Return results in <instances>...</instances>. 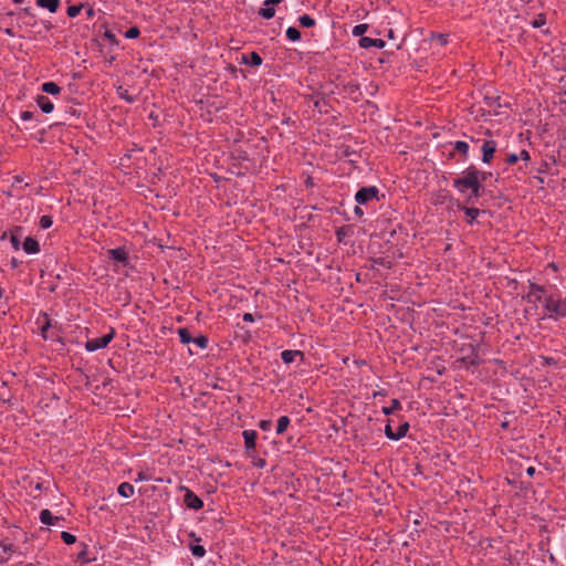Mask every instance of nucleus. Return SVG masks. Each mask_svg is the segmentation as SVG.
<instances>
[{"label": "nucleus", "instance_id": "nucleus-1", "mask_svg": "<svg viewBox=\"0 0 566 566\" xmlns=\"http://www.w3.org/2000/svg\"><path fill=\"white\" fill-rule=\"evenodd\" d=\"M453 187L460 193H465L468 190H470V193L464 199L467 205L479 203V199L486 195H490V197L493 198L492 191H488L484 184L478 181L476 179L474 180L464 174H461L460 177L453 179Z\"/></svg>", "mask_w": 566, "mask_h": 566}, {"label": "nucleus", "instance_id": "nucleus-2", "mask_svg": "<svg viewBox=\"0 0 566 566\" xmlns=\"http://www.w3.org/2000/svg\"><path fill=\"white\" fill-rule=\"evenodd\" d=\"M558 321L566 318V297H562L560 293H551L543 301V311L539 319Z\"/></svg>", "mask_w": 566, "mask_h": 566}, {"label": "nucleus", "instance_id": "nucleus-3", "mask_svg": "<svg viewBox=\"0 0 566 566\" xmlns=\"http://www.w3.org/2000/svg\"><path fill=\"white\" fill-rule=\"evenodd\" d=\"M480 344L463 343L457 352L461 353L462 356L457 359V363L464 366L467 369L471 367H479L483 364V359L480 357Z\"/></svg>", "mask_w": 566, "mask_h": 566}, {"label": "nucleus", "instance_id": "nucleus-4", "mask_svg": "<svg viewBox=\"0 0 566 566\" xmlns=\"http://www.w3.org/2000/svg\"><path fill=\"white\" fill-rule=\"evenodd\" d=\"M384 198L385 195H379V189L376 186L360 187L355 193V201L363 206H366L374 200L379 202Z\"/></svg>", "mask_w": 566, "mask_h": 566}, {"label": "nucleus", "instance_id": "nucleus-5", "mask_svg": "<svg viewBox=\"0 0 566 566\" xmlns=\"http://www.w3.org/2000/svg\"><path fill=\"white\" fill-rule=\"evenodd\" d=\"M450 200L451 201H454L455 202V206L457 208L460 210V211H463L464 214H465V222L470 226H472L475 221H476V218L480 216V214H485V213H489L491 214V211L490 210H485V209H479L476 207H474V205H467L465 202H461L460 200L458 199H453V197H450Z\"/></svg>", "mask_w": 566, "mask_h": 566}, {"label": "nucleus", "instance_id": "nucleus-6", "mask_svg": "<svg viewBox=\"0 0 566 566\" xmlns=\"http://www.w3.org/2000/svg\"><path fill=\"white\" fill-rule=\"evenodd\" d=\"M116 331L114 327H109V332L101 337L87 339L85 343V349L90 353L96 352L98 349L106 348L109 343L115 338Z\"/></svg>", "mask_w": 566, "mask_h": 566}, {"label": "nucleus", "instance_id": "nucleus-7", "mask_svg": "<svg viewBox=\"0 0 566 566\" xmlns=\"http://www.w3.org/2000/svg\"><path fill=\"white\" fill-rule=\"evenodd\" d=\"M392 421V419L387 420L384 431L389 440L398 441L407 436L410 424L408 421H401L397 430H394L391 427Z\"/></svg>", "mask_w": 566, "mask_h": 566}, {"label": "nucleus", "instance_id": "nucleus-8", "mask_svg": "<svg viewBox=\"0 0 566 566\" xmlns=\"http://www.w3.org/2000/svg\"><path fill=\"white\" fill-rule=\"evenodd\" d=\"M107 258L124 268L130 265L129 251L125 245L107 250Z\"/></svg>", "mask_w": 566, "mask_h": 566}, {"label": "nucleus", "instance_id": "nucleus-9", "mask_svg": "<svg viewBox=\"0 0 566 566\" xmlns=\"http://www.w3.org/2000/svg\"><path fill=\"white\" fill-rule=\"evenodd\" d=\"M179 490L185 492L184 504L187 509L193 511L203 509V501L192 490L185 485H180Z\"/></svg>", "mask_w": 566, "mask_h": 566}, {"label": "nucleus", "instance_id": "nucleus-10", "mask_svg": "<svg viewBox=\"0 0 566 566\" xmlns=\"http://www.w3.org/2000/svg\"><path fill=\"white\" fill-rule=\"evenodd\" d=\"M530 291L522 295V300L525 302L530 301H544L547 294V289L544 285L537 284L535 282H530L528 284Z\"/></svg>", "mask_w": 566, "mask_h": 566}, {"label": "nucleus", "instance_id": "nucleus-11", "mask_svg": "<svg viewBox=\"0 0 566 566\" xmlns=\"http://www.w3.org/2000/svg\"><path fill=\"white\" fill-rule=\"evenodd\" d=\"M310 101L313 102L314 108L318 109L321 114H328L332 105L328 98V94L324 92H315L310 96Z\"/></svg>", "mask_w": 566, "mask_h": 566}, {"label": "nucleus", "instance_id": "nucleus-12", "mask_svg": "<svg viewBox=\"0 0 566 566\" xmlns=\"http://www.w3.org/2000/svg\"><path fill=\"white\" fill-rule=\"evenodd\" d=\"M40 316L43 317V323H42V325L40 327V332H41L42 338L45 339V340L46 339L56 340V342H60L62 345H64L63 337H61L59 335H55L54 333L49 334V329L54 327L53 324H52V319L49 316V314L45 313V312H41Z\"/></svg>", "mask_w": 566, "mask_h": 566}, {"label": "nucleus", "instance_id": "nucleus-13", "mask_svg": "<svg viewBox=\"0 0 566 566\" xmlns=\"http://www.w3.org/2000/svg\"><path fill=\"white\" fill-rule=\"evenodd\" d=\"M242 437L244 440L245 453L250 458H254V454L256 452V440L259 437L258 432L252 429H247V430H243Z\"/></svg>", "mask_w": 566, "mask_h": 566}, {"label": "nucleus", "instance_id": "nucleus-14", "mask_svg": "<svg viewBox=\"0 0 566 566\" xmlns=\"http://www.w3.org/2000/svg\"><path fill=\"white\" fill-rule=\"evenodd\" d=\"M497 143L494 139H485L481 146L483 164H491L496 153Z\"/></svg>", "mask_w": 566, "mask_h": 566}, {"label": "nucleus", "instance_id": "nucleus-15", "mask_svg": "<svg viewBox=\"0 0 566 566\" xmlns=\"http://www.w3.org/2000/svg\"><path fill=\"white\" fill-rule=\"evenodd\" d=\"M462 174L476 179L478 181L485 184L489 179L493 177L491 171L480 170L475 165L471 164L468 166Z\"/></svg>", "mask_w": 566, "mask_h": 566}, {"label": "nucleus", "instance_id": "nucleus-16", "mask_svg": "<svg viewBox=\"0 0 566 566\" xmlns=\"http://www.w3.org/2000/svg\"><path fill=\"white\" fill-rule=\"evenodd\" d=\"M188 536L191 539L188 545L191 554L196 558H202L206 555V548L200 544L201 537H199L195 532H190Z\"/></svg>", "mask_w": 566, "mask_h": 566}, {"label": "nucleus", "instance_id": "nucleus-17", "mask_svg": "<svg viewBox=\"0 0 566 566\" xmlns=\"http://www.w3.org/2000/svg\"><path fill=\"white\" fill-rule=\"evenodd\" d=\"M283 1L284 0H264L263 7L259 9L258 14L265 20H270V19L274 18V15H275L274 7L279 6Z\"/></svg>", "mask_w": 566, "mask_h": 566}, {"label": "nucleus", "instance_id": "nucleus-18", "mask_svg": "<svg viewBox=\"0 0 566 566\" xmlns=\"http://www.w3.org/2000/svg\"><path fill=\"white\" fill-rule=\"evenodd\" d=\"M262 63L263 59L256 51H252L248 54H242L240 59V64L250 65L252 67H258Z\"/></svg>", "mask_w": 566, "mask_h": 566}, {"label": "nucleus", "instance_id": "nucleus-19", "mask_svg": "<svg viewBox=\"0 0 566 566\" xmlns=\"http://www.w3.org/2000/svg\"><path fill=\"white\" fill-rule=\"evenodd\" d=\"M39 520L44 525H55L59 522L65 521L63 516H55L48 509H43L39 514Z\"/></svg>", "mask_w": 566, "mask_h": 566}, {"label": "nucleus", "instance_id": "nucleus-20", "mask_svg": "<svg viewBox=\"0 0 566 566\" xmlns=\"http://www.w3.org/2000/svg\"><path fill=\"white\" fill-rule=\"evenodd\" d=\"M22 249L27 254H36L41 251L39 241L34 237H27L22 242Z\"/></svg>", "mask_w": 566, "mask_h": 566}, {"label": "nucleus", "instance_id": "nucleus-21", "mask_svg": "<svg viewBox=\"0 0 566 566\" xmlns=\"http://www.w3.org/2000/svg\"><path fill=\"white\" fill-rule=\"evenodd\" d=\"M358 44L361 49L377 48L382 49L386 46V42L382 39H373L368 36H361L358 40Z\"/></svg>", "mask_w": 566, "mask_h": 566}, {"label": "nucleus", "instance_id": "nucleus-22", "mask_svg": "<svg viewBox=\"0 0 566 566\" xmlns=\"http://www.w3.org/2000/svg\"><path fill=\"white\" fill-rule=\"evenodd\" d=\"M470 146L464 140H457L453 145V151H451L448 156L449 159L454 158V151H458L463 160L468 159Z\"/></svg>", "mask_w": 566, "mask_h": 566}, {"label": "nucleus", "instance_id": "nucleus-23", "mask_svg": "<svg viewBox=\"0 0 566 566\" xmlns=\"http://www.w3.org/2000/svg\"><path fill=\"white\" fill-rule=\"evenodd\" d=\"M296 357H300L301 360L305 358L304 353L298 349H285L281 353V359L284 364H292Z\"/></svg>", "mask_w": 566, "mask_h": 566}, {"label": "nucleus", "instance_id": "nucleus-24", "mask_svg": "<svg viewBox=\"0 0 566 566\" xmlns=\"http://www.w3.org/2000/svg\"><path fill=\"white\" fill-rule=\"evenodd\" d=\"M35 102L44 114H50L54 109L52 101L46 95H38Z\"/></svg>", "mask_w": 566, "mask_h": 566}, {"label": "nucleus", "instance_id": "nucleus-25", "mask_svg": "<svg viewBox=\"0 0 566 566\" xmlns=\"http://www.w3.org/2000/svg\"><path fill=\"white\" fill-rule=\"evenodd\" d=\"M81 551L76 555V562H80L81 564H88L91 562L96 560V556L88 557V545L84 542L80 543Z\"/></svg>", "mask_w": 566, "mask_h": 566}, {"label": "nucleus", "instance_id": "nucleus-26", "mask_svg": "<svg viewBox=\"0 0 566 566\" xmlns=\"http://www.w3.org/2000/svg\"><path fill=\"white\" fill-rule=\"evenodd\" d=\"M354 234L353 226H342L336 229L335 237L338 243H346L345 238Z\"/></svg>", "mask_w": 566, "mask_h": 566}, {"label": "nucleus", "instance_id": "nucleus-27", "mask_svg": "<svg viewBox=\"0 0 566 566\" xmlns=\"http://www.w3.org/2000/svg\"><path fill=\"white\" fill-rule=\"evenodd\" d=\"M35 4L51 13H55L60 8L61 0H35Z\"/></svg>", "mask_w": 566, "mask_h": 566}, {"label": "nucleus", "instance_id": "nucleus-28", "mask_svg": "<svg viewBox=\"0 0 566 566\" xmlns=\"http://www.w3.org/2000/svg\"><path fill=\"white\" fill-rule=\"evenodd\" d=\"M41 91L50 95H59L62 88L53 81L44 82L41 85Z\"/></svg>", "mask_w": 566, "mask_h": 566}, {"label": "nucleus", "instance_id": "nucleus-29", "mask_svg": "<svg viewBox=\"0 0 566 566\" xmlns=\"http://www.w3.org/2000/svg\"><path fill=\"white\" fill-rule=\"evenodd\" d=\"M231 159L241 163V161H250V156L247 150L242 147H234L231 151Z\"/></svg>", "mask_w": 566, "mask_h": 566}, {"label": "nucleus", "instance_id": "nucleus-30", "mask_svg": "<svg viewBox=\"0 0 566 566\" xmlns=\"http://www.w3.org/2000/svg\"><path fill=\"white\" fill-rule=\"evenodd\" d=\"M402 409V405L400 402L399 399H391L390 401V406L388 407H382L381 408V412L385 415V416H390V415H395L396 411H400Z\"/></svg>", "mask_w": 566, "mask_h": 566}, {"label": "nucleus", "instance_id": "nucleus-31", "mask_svg": "<svg viewBox=\"0 0 566 566\" xmlns=\"http://www.w3.org/2000/svg\"><path fill=\"white\" fill-rule=\"evenodd\" d=\"M135 492L134 485L129 482H123L117 488V493L125 499L130 497Z\"/></svg>", "mask_w": 566, "mask_h": 566}, {"label": "nucleus", "instance_id": "nucleus-32", "mask_svg": "<svg viewBox=\"0 0 566 566\" xmlns=\"http://www.w3.org/2000/svg\"><path fill=\"white\" fill-rule=\"evenodd\" d=\"M539 302L541 301H530V302H526L527 306H525L524 310H523L525 318H528V317H532V316H535V315L538 314V303Z\"/></svg>", "mask_w": 566, "mask_h": 566}, {"label": "nucleus", "instance_id": "nucleus-33", "mask_svg": "<svg viewBox=\"0 0 566 566\" xmlns=\"http://www.w3.org/2000/svg\"><path fill=\"white\" fill-rule=\"evenodd\" d=\"M297 21L300 27L303 29H311L316 25L315 19L307 13L300 15Z\"/></svg>", "mask_w": 566, "mask_h": 566}, {"label": "nucleus", "instance_id": "nucleus-34", "mask_svg": "<svg viewBox=\"0 0 566 566\" xmlns=\"http://www.w3.org/2000/svg\"><path fill=\"white\" fill-rule=\"evenodd\" d=\"M177 334L179 336L180 343L184 345H188L193 340V336L187 327H179L177 329Z\"/></svg>", "mask_w": 566, "mask_h": 566}, {"label": "nucleus", "instance_id": "nucleus-35", "mask_svg": "<svg viewBox=\"0 0 566 566\" xmlns=\"http://www.w3.org/2000/svg\"><path fill=\"white\" fill-rule=\"evenodd\" d=\"M86 6H87V2H81L78 4L69 6L66 9L67 17L76 18Z\"/></svg>", "mask_w": 566, "mask_h": 566}, {"label": "nucleus", "instance_id": "nucleus-36", "mask_svg": "<svg viewBox=\"0 0 566 566\" xmlns=\"http://www.w3.org/2000/svg\"><path fill=\"white\" fill-rule=\"evenodd\" d=\"M116 93L118 95L119 98L126 101L127 103L132 104L134 103L136 99H137V96L136 95H130L128 93V90H126L124 86L119 85L117 88H116Z\"/></svg>", "mask_w": 566, "mask_h": 566}, {"label": "nucleus", "instance_id": "nucleus-37", "mask_svg": "<svg viewBox=\"0 0 566 566\" xmlns=\"http://www.w3.org/2000/svg\"><path fill=\"white\" fill-rule=\"evenodd\" d=\"M291 423V419L287 416H281L277 419L276 434H283Z\"/></svg>", "mask_w": 566, "mask_h": 566}, {"label": "nucleus", "instance_id": "nucleus-38", "mask_svg": "<svg viewBox=\"0 0 566 566\" xmlns=\"http://www.w3.org/2000/svg\"><path fill=\"white\" fill-rule=\"evenodd\" d=\"M20 15L29 18V20L24 22L27 25L34 27L36 24L35 14L32 12L30 7L22 8L20 10Z\"/></svg>", "mask_w": 566, "mask_h": 566}, {"label": "nucleus", "instance_id": "nucleus-39", "mask_svg": "<svg viewBox=\"0 0 566 566\" xmlns=\"http://www.w3.org/2000/svg\"><path fill=\"white\" fill-rule=\"evenodd\" d=\"M285 34L291 42H297L302 39V32L295 27H289Z\"/></svg>", "mask_w": 566, "mask_h": 566}, {"label": "nucleus", "instance_id": "nucleus-40", "mask_svg": "<svg viewBox=\"0 0 566 566\" xmlns=\"http://www.w3.org/2000/svg\"><path fill=\"white\" fill-rule=\"evenodd\" d=\"M101 28H104L105 31L103 33V39L107 40L111 44V46H115L119 44V41L117 40L116 35L107 29L106 23H103Z\"/></svg>", "mask_w": 566, "mask_h": 566}, {"label": "nucleus", "instance_id": "nucleus-41", "mask_svg": "<svg viewBox=\"0 0 566 566\" xmlns=\"http://www.w3.org/2000/svg\"><path fill=\"white\" fill-rule=\"evenodd\" d=\"M196 346H198L200 349H206L209 344V338L207 335L200 334L198 336H193V340L191 342Z\"/></svg>", "mask_w": 566, "mask_h": 566}, {"label": "nucleus", "instance_id": "nucleus-42", "mask_svg": "<svg viewBox=\"0 0 566 566\" xmlns=\"http://www.w3.org/2000/svg\"><path fill=\"white\" fill-rule=\"evenodd\" d=\"M338 150L340 151L342 158L358 156L357 151L354 148H352L349 145H342L338 147Z\"/></svg>", "mask_w": 566, "mask_h": 566}, {"label": "nucleus", "instance_id": "nucleus-43", "mask_svg": "<svg viewBox=\"0 0 566 566\" xmlns=\"http://www.w3.org/2000/svg\"><path fill=\"white\" fill-rule=\"evenodd\" d=\"M430 39L437 40L441 46H444L449 43V34L447 33L431 32Z\"/></svg>", "mask_w": 566, "mask_h": 566}, {"label": "nucleus", "instance_id": "nucleus-44", "mask_svg": "<svg viewBox=\"0 0 566 566\" xmlns=\"http://www.w3.org/2000/svg\"><path fill=\"white\" fill-rule=\"evenodd\" d=\"M546 14L545 13H539L535 17V19L533 21H531V25L534 28V29H539L542 28L543 25L546 24Z\"/></svg>", "mask_w": 566, "mask_h": 566}, {"label": "nucleus", "instance_id": "nucleus-45", "mask_svg": "<svg viewBox=\"0 0 566 566\" xmlns=\"http://www.w3.org/2000/svg\"><path fill=\"white\" fill-rule=\"evenodd\" d=\"M53 224V218L49 214H44L39 220V227L43 230L51 228Z\"/></svg>", "mask_w": 566, "mask_h": 566}, {"label": "nucleus", "instance_id": "nucleus-46", "mask_svg": "<svg viewBox=\"0 0 566 566\" xmlns=\"http://www.w3.org/2000/svg\"><path fill=\"white\" fill-rule=\"evenodd\" d=\"M139 35H140V30L137 25H133V27L128 28L124 33V36L126 39H130V40L137 39V38H139Z\"/></svg>", "mask_w": 566, "mask_h": 566}, {"label": "nucleus", "instance_id": "nucleus-47", "mask_svg": "<svg viewBox=\"0 0 566 566\" xmlns=\"http://www.w3.org/2000/svg\"><path fill=\"white\" fill-rule=\"evenodd\" d=\"M369 29V25L368 24H365V23H360V24H357L353 28V35L354 36H364V34L367 32V30Z\"/></svg>", "mask_w": 566, "mask_h": 566}, {"label": "nucleus", "instance_id": "nucleus-48", "mask_svg": "<svg viewBox=\"0 0 566 566\" xmlns=\"http://www.w3.org/2000/svg\"><path fill=\"white\" fill-rule=\"evenodd\" d=\"M61 539L66 544V545H72V544H75L77 538L75 535L66 532V531H63L61 533Z\"/></svg>", "mask_w": 566, "mask_h": 566}, {"label": "nucleus", "instance_id": "nucleus-49", "mask_svg": "<svg viewBox=\"0 0 566 566\" xmlns=\"http://www.w3.org/2000/svg\"><path fill=\"white\" fill-rule=\"evenodd\" d=\"M370 261L374 264L380 265L385 269H391L392 262L389 260H386L385 258H371Z\"/></svg>", "mask_w": 566, "mask_h": 566}, {"label": "nucleus", "instance_id": "nucleus-50", "mask_svg": "<svg viewBox=\"0 0 566 566\" xmlns=\"http://www.w3.org/2000/svg\"><path fill=\"white\" fill-rule=\"evenodd\" d=\"M539 359L542 360V366L545 367V366H557L558 365V359H555L553 357H549V356H539Z\"/></svg>", "mask_w": 566, "mask_h": 566}, {"label": "nucleus", "instance_id": "nucleus-51", "mask_svg": "<svg viewBox=\"0 0 566 566\" xmlns=\"http://www.w3.org/2000/svg\"><path fill=\"white\" fill-rule=\"evenodd\" d=\"M500 99H501L500 96H495V97L485 96L484 103L490 107H492V106L501 107Z\"/></svg>", "mask_w": 566, "mask_h": 566}, {"label": "nucleus", "instance_id": "nucleus-52", "mask_svg": "<svg viewBox=\"0 0 566 566\" xmlns=\"http://www.w3.org/2000/svg\"><path fill=\"white\" fill-rule=\"evenodd\" d=\"M504 163L507 166L516 165L518 163L517 154H515V153L507 154L506 157L504 158Z\"/></svg>", "mask_w": 566, "mask_h": 566}, {"label": "nucleus", "instance_id": "nucleus-53", "mask_svg": "<svg viewBox=\"0 0 566 566\" xmlns=\"http://www.w3.org/2000/svg\"><path fill=\"white\" fill-rule=\"evenodd\" d=\"M517 157H518V160L524 161L525 166H527L528 163L531 161V154L526 149H522L521 153L517 155Z\"/></svg>", "mask_w": 566, "mask_h": 566}, {"label": "nucleus", "instance_id": "nucleus-54", "mask_svg": "<svg viewBox=\"0 0 566 566\" xmlns=\"http://www.w3.org/2000/svg\"><path fill=\"white\" fill-rule=\"evenodd\" d=\"M10 243H11L13 250H15V251H18V250H20V248H22L21 239L17 238V235L10 234Z\"/></svg>", "mask_w": 566, "mask_h": 566}, {"label": "nucleus", "instance_id": "nucleus-55", "mask_svg": "<svg viewBox=\"0 0 566 566\" xmlns=\"http://www.w3.org/2000/svg\"><path fill=\"white\" fill-rule=\"evenodd\" d=\"M272 421L271 420H268V419H263L259 422V428L262 430V431H270L272 429Z\"/></svg>", "mask_w": 566, "mask_h": 566}, {"label": "nucleus", "instance_id": "nucleus-56", "mask_svg": "<svg viewBox=\"0 0 566 566\" xmlns=\"http://www.w3.org/2000/svg\"><path fill=\"white\" fill-rule=\"evenodd\" d=\"M238 326H239V327H240V329L243 332V334H242V336H241L242 342H243L244 344H248V343L251 340V337H252V336H251V332H250L249 329H247L244 326H240L239 324H238Z\"/></svg>", "mask_w": 566, "mask_h": 566}, {"label": "nucleus", "instance_id": "nucleus-57", "mask_svg": "<svg viewBox=\"0 0 566 566\" xmlns=\"http://www.w3.org/2000/svg\"><path fill=\"white\" fill-rule=\"evenodd\" d=\"M23 232H24V228L22 226H14L11 230H10V234L11 235H17V238H22L23 235Z\"/></svg>", "mask_w": 566, "mask_h": 566}, {"label": "nucleus", "instance_id": "nucleus-58", "mask_svg": "<svg viewBox=\"0 0 566 566\" xmlns=\"http://www.w3.org/2000/svg\"><path fill=\"white\" fill-rule=\"evenodd\" d=\"M255 316L258 318H262L263 317L262 314H260V313H256L255 315L251 314V313H244L242 318H243L244 322L253 323L255 321Z\"/></svg>", "mask_w": 566, "mask_h": 566}, {"label": "nucleus", "instance_id": "nucleus-59", "mask_svg": "<svg viewBox=\"0 0 566 566\" xmlns=\"http://www.w3.org/2000/svg\"><path fill=\"white\" fill-rule=\"evenodd\" d=\"M536 172L538 175L548 174L549 172V165H548V163L545 161V160H542L539 167L536 169Z\"/></svg>", "mask_w": 566, "mask_h": 566}, {"label": "nucleus", "instance_id": "nucleus-60", "mask_svg": "<svg viewBox=\"0 0 566 566\" xmlns=\"http://www.w3.org/2000/svg\"><path fill=\"white\" fill-rule=\"evenodd\" d=\"M375 33L378 34V35L384 34L389 40H395L396 39V33H395L394 29H388L386 32L375 31Z\"/></svg>", "mask_w": 566, "mask_h": 566}, {"label": "nucleus", "instance_id": "nucleus-61", "mask_svg": "<svg viewBox=\"0 0 566 566\" xmlns=\"http://www.w3.org/2000/svg\"><path fill=\"white\" fill-rule=\"evenodd\" d=\"M65 114H69L71 116H74L76 117L77 119L81 117V111L73 107V106H70L65 109Z\"/></svg>", "mask_w": 566, "mask_h": 566}, {"label": "nucleus", "instance_id": "nucleus-62", "mask_svg": "<svg viewBox=\"0 0 566 566\" xmlns=\"http://www.w3.org/2000/svg\"><path fill=\"white\" fill-rule=\"evenodd\" d=\"M130 158H132V156H130V154H129V153L125 154L123 157H120V159H119V160H120L119 165H120L122 167H127V168H128V167H129V160H130Z\"/></svg>", "mask_w": 566, "mask_h": 566}, {"label": "nucleus", "instance_id": "nucleus-63", "mask_svg": "<svg viewBox=\"0 0 566 566\" xmlns=\"http://www.w3.org/2000/svg\"><path fill=\"white\" fill-rule=\"evenodd\" d=\"M150 479H151V476H150V475H148V474H147L146 472H144V471H140V472H138V474H137V476H136V479H135V482L148 481V480H150Z\"/></svg>", "mask_w": 566, "mask_h": 566}, {"label": "nucleus", "instance_id": "nucleus-64", "mask_svg": "<svg viewBox=\"0 0 566 566\" xmlns=\"http://www.w3.org/2000/svg\"><path fill=\"white\" fill-rule=\"evenodd\" d=\"M33 117H34V114L31 111H22L20 114V118L22 120H31Z\"/></svg>", "mask_w": 566, "mask_h": 566}]
</instances>
